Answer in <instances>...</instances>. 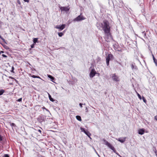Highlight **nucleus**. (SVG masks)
<instances>
[{
	"label": "nucleus",
	"instance_id": "1",
	"mask_svg": "<svg viewBox=\"0 0 157 157\" xmlns=\"http://www.w3.org/2000/svg\"><path fill=\"white\" fill-rule=\"evenodd\" d=\"M103 24L104 25H102V28L104 31L105 33L110 32V29L108 22L107 21H104Z\"/></svg>",
	"mask_w": 157,
	"mask_h": 157
},
{
	"label": "nucleus",
	"instance_id": "2",
	"mask_svg": "<svg viewBox=\"0 0 157 157\" xmlns=\"http://www.w3.org/2000/svg\"><path fill=\"white\" fill-rule=\"evenodd\" d=\"M105 33V41L107 42H109L110 40L112 39V36L110 32Z\"/></svg>",
	"mask_w": 157,
	"mask_h": 157
},
{
	"label": "nucleus",
	"instance_id": "3",
	"mask_svg": "<svg viewBox=\"0 0 157 157\" xmlns=\"http://www.w3.org/2000/svg\"><path fill=\"white\" fill-rule=\"evenodd\" d=\"M113 55L111 54H109L108 56H107L106 59V64L107 66H108L109 65V61L113 59Z\"/></svg>",
	"mask_w": 157,
	"mask_h": 157
},
{
	"label": "nucleus",
	"instance_id": "4",
	"mask_svg": "<svg viewBox=\"0 0 157 157\" xmlns=\"http://www.w3.org/2000/svg\"><path fill=\"white\" fill-rule=\"evenodd\" d=\"M66 27L65 24H63L62 25H57L55 27V28L59 29V31L62 30Z\"/></svg>",
	"mask_w": 157,
	"mask_h": 157
},
{
	"label": "nucleus",
	"instance_id": "5",
	"mask_svg": "<svg viewBox=\"0 0 157 157\" xmlns=\"http://www.w3.org/2000/svg\"><path fill=\"white\" fill-rule=\"evenodd\" d=\"M85 18L82 16L80 15L74 19V21H78L85 19Z\"/></svg>",
	"mask_w": 157,
	"mask_h": 157
},
{
	"label": "nucleus",
	"instance_id": "6",
	"mask_svg": "<svg viewBox=\"0 0 157 157\" xmlns=\"http://www.w3.org/2000/svg\"><path fill=\"white\" fill-rule=\"evenodd\" d=\"M105 144L107 145L109 148H110L111 150H113L114 152L116 151L114 147L112 146L107 141L105 142Z\"/></svg>",
	"mask_w": 157,
	"mask_h": 157
},
{
	"label": "nucleus",
	"instance_id": "7",
	"mask_svg": "<svg viewBox=\"0 0 157 157\" xmlns=\"http://www.w3.org/2000/svg\"><path fill=\"white\" fill-rule=\"evenodd\" d=\"M112 78L114 81L116 82L119 81L120 80L118 77L115 74L112 75Z\"/></svg>",
	"mask_w": 157,
	"mask_h": 157
},
{
	"label": "nucleus",
	"instance_id": "8",
	"mask_svg": "<svg viewBox=\"0 0 157 157\" xmlns=\"http://www.w3.org/2000/svg\"><path fill=\"white\" fill-rule=\"evenodd\" d=\"M68 6L67 7L62 6L60 8V9L61 11H68L69 10V8H68Z\"/></svg>",
	"mask_w": 157,
	"mask_h": 157
},
{
	"label": "nucleus",
	"instance_id": "9",
	"mask_svg": "<svg viewBox=\"0 0 157 157\" xmlns=\"http://www.w3.org/2000/svg\"><path fill=\"white\" fill-rule=\"evenodd\" d=\"M96 73V72L95 70L93 69H92L90 74V77H93L95 76Z\"/></svg>",
	"mask_w": 157,
	"mask_h": 157
},
{
	"label": "nucleus",
	"instance_id": "10",
	"mask_svg": "<svg viewBox=\"0 0 157 157\" xmlns=\"http://www.w3.org/2000/svg\"><path fill=\"white\" fill-rule=\"evenodd\" d=\"M144 132V128H142L140 129L138 131V133L140 135H143Z\"/></svg>",
	"mask_w": 157,
	"mask_h": 157
},
{
	"label": "nucleus",
	"instance_id": "11",
	"mask_svg": "<svg viewBox=\"0 0 157 157\" xmlns=\"http://www.w3.org/2000/svg\"><path fill=\"white\" fill-rule=\"evenodd\" d=\"M90 139H91V137H90V136L91 135L90 133L87 130H86V132L84 133Z\"/></svg>",
	"mask_w": 157,
	"mask_h": 157
},
{
	"label": "nucleus",
	"instance_id": "12",
	"mask_svg": "<svg viewBox=\"0 0 157 157\" xmlns=\"http://www.w3.org/2000/svg\"><path fill=\"white\" fill-rule=\"evenodd\" d=\"M126 138L124 137L123 139L119 138L118 140L122 143H124L125 140Z\"/></svg>",
	"mask_w": 157,
	"mask_h": 157
},
{
	"label": "nucleus",
	"instance_id": "13",
	"mask_svg": "<svg viewBox=\"0 0 157 157\" xmlns=\"http://www.w3.org/2000/svg\"><path fill=\"white\" fill-rule=\"evenodd\" d=\"M48 97L49 99V100L52 101H54V100L51 97L50 94L48 93Z\"/></svg>",
	"mask_w": 157,
	"mask_h": 157
},
{
	"label": "nucleus",
	"instance_id": "14",
	"mask_svg": "<svg viewBox=\"0 0 157 157\" xmlns=\"http://www.w3.org/2000/svg\"><path fill=\"white\" fill-rule=\"evenodd\" d=\"M48 77L49 78H50L51 79V81L53 82V80H54V78L51 75H48Z\"/></svg>",
	"mask_w": 157,
	"mask_h": 157
},
{
	"label": "nucleus",
	"instance_id": "15",
	"mask_svg": "<svg viewBox=\"0 0 157 157\" xmlns=\"http://www.w3.org/2000/svg\"><path fill=\"white\" fill-rule=\"evenodd\" d=\"M131 68L133 70L137 69V67L136 66H134L133 64H132Z\"/></svg>",
	"mask_w": 157,
	"mask_h": 157
},
{
	"label": "nucleus",
	"instance_id": "16",
	"mask_svg": "<svg viewBox=\"0 0 157 157\" xmlns=\"http://www.w3.org/2000/svg\"><path fill=\"white\" fill-rule=\"evenodd\" d=\"M38 39L36 38H34L33 40V42L34 43H36V42H37Z\"/></svg>",
	"mask_w": 157,
	"mask_h": 157
},
{
	"label": "nucleus",
	"instance_id": "17",
	"mask_svg": "<svg viewBox=\"0 0 157 157\" xmlns=\"http://www.w3.org/2000/svg\"><path fill=\"white\" fill-rule=\"evenodd\" d=\"M58 35L59 36L61 37L63 35V34L62 33H61H61H58Z\"/></svg>",
	"mask_w": 157,
	"mask_h": 157
},
{
	"label": "nucleus",
	"instance_id": "18",
	"mask_svg": "<svg viewBox=\"0 0 157 157\" xmlns=\"http://www.w3.org/2000/svg\"><path fill=\"white\" fill-rule=\"evenodd\" d=\"M5 92L4 90H0V95H2Z\"/></svg>",
	"mask_w": 157,
	"mask_h": 157
},
{
	"label": "nucleus",
	"instance_id": "19",
	"mask_svg": "<svg viewBox=\"0 0 157 157\" xmlns=\"http://www.w3.org/2000/svg\"><path fill=\"white\" fill-rule=\"evenodd\" d=\"M80 129L81 130V132H84V133H85V132H86V131L85 130L84 128H82L81 127H80Z\"/></svg>",
	"mask_w": 157,
	"mask_h": 157
},
{
	"label": "nucleus",
	"instance_id": "20",
	"mask_svg": "<svg viewBox=\"0 0 157 157\" xmlns=\"http://www.w3.org/2000/svg\"><path fill=\"white\" fill-rule=\"evenodd\" d=\"M137 93V96L138 97V98H139L140 99H141V96L140 95V94H138V93H137V92H136Z\"/></svg>",
	"mask_w": 157,
	"mask_h": 157
},
{
	"label": "nucleus",
	"instance_id": "21",
	"mask_svg": "<svg viewBox=\"0 0 157 157\" xmlns=\"http://www.w3.org/2000/svg\"><path fill=\"white\" fill-rule=\"evenodd\" d=\"M0 38H1L3 42H4L5 43H6L5 41V39H4L3 38H2L1 36L0 35Z\"/></svg>",
	"mask_w": 157,
	"mask_h": 157
},
{
	"label": "nucleus",
	"instance_id": "22",
	"mask_svg": "<svg viewBox=\"0 0 157 157\" xmlns=\"http://www.w3.org/2000/svg\"><path fill=\"white\" fill-rule=\"evenodd\" d=\"M142 99L144 102L146 103V99H145V98L143 96L142 97Z\"/></svg>",
	"mask_w": 157,
	"mask_h": 157
},
{
	"label": "nucleus",
	"instance_id": "23",
	"mask_svg": "<svg viewBox=\"0 0 157 157\" xmlns=\"http://www.w3.org/2000/svg\"><path fill=\"white\" fill-rule=\"evenodd\" d=\"M10 124L11 126H15V124L13 123H10Z\"/></svg>",
	"mask_w": 157,
	"mask_h": 157
},
{
	"label": "nucleus",
	"instance_id": "24",
	"mask_svg": "<svg viewBox=\"0 0 157 157\" xmlns=\"http://www.w3.org/2000/svg\"><path fill=\"white\" fill-rule=\"evenodd\" d=\"M154 63H155L156 66H157V60L156 59L154 61Z\"/></svg>",
	"mask_w": 157,
	"mask_h": 157
},
{
	"label": "nucleus",
	"instance_id": "25",
	"mask_svg": "<svg viewBox=\"0 0 157 157\" xmlns=\"http://www.w3.org/2000/svg\"><path fill=\"white\" fill-rule=\"evenodd\" d=\"M30 76L33 77V78H36V76H35V75H31L30 74Z\"/></svg>",
	"mask_w": 157,
	"mask_h": 157
},
{
	"label": "nucleus",
	"instance_id": "26",
	"mask_svg": "<svg viewBox=\"0 0 157 157\" xmlns=\"http://www.w3.org/2000/svg\"><path fill=\"white\" fill-rule=\"evenodd\" d=\"M22 101V98H19V99H18L17 100V101H19V102H20V101Z\"/></svg>",
	"mask_w": 157,
	"mask_h": 157
},
{
	"label": "nucleus",
	"instance_id": "27",
	"mask_svg": "<svg viewBox=\"0 0 157 157\" xmlns=\"http://www.w3.org/2000/svg\"><path fill=\"white\" fill-rule=\"evenodd\" d=\"M142 34L144 35V36H145L146 35V33H145L144 31L142 32Z\"/></svg>",
	"mask_w": 157,
	"mask_h": 157
},
{
	"label": "nucleus",
	"instance_id": "28",
	"mask_svg": "<svg viewBox=\"0 0 157 157\" xmlns=\"http://www.w3.org/2000/svg\"><path fill=\"white\" fill-rule=\"evenodd\" d=\"M4 157H9V155L7 154H5Z\"/></svg>",
	"mask_w": 157,
	"mask_h": 157
},
{
	"label": "nucleus",
	"instance_id": "29",
	"mask_svg": "<svg viewBox=\"0 0 157 157\" xmlns=\"http://www.w3.org/2000/svg\"><path fill=\"white\" fill-rule=\"evenodd\" d=\"M2 56L6 58V57H7V56L6 55H4V54H2Z\"/></svg>",
	"mask_w": 157,
	"mask_h": 157
},
{
	"label": "nucleus",
	"instance_id": "30",
	"mask_svg": "<svg viewBox=\"0 0 157 157\" xmlns=\"http://www.w3.org/2000/svg\"><path fill=\"white\" fill-rule=\"evenodd\" d=\"M152 57H153V60L154 61V60H155V59H155V57H154V55H153V54H152Z\"/></svg>",
	"mask_w": 157,
	"mask_h": 157
},
{
	"label": "nucleus",
	"instance_id": "31",
	"mask_svg": "<svg viewBox=\"0 0 157 157\" xmlns=\"http://www.w3.org/2000/svg\"><path fill=\"white\" fill-rule=\"evenodd\" d=\"M2 140V137L0 135V141H1Z\"/></svg>",
	"mask_w": 157,
	"mask_h": 157
},
{
	"label": "nucleus",
	"instance_id": "32",
	"mask_svg": "<svg viewBox=\"0 0 157 157\" xmlns=\"http://www.w3.org/2000/svg\"><path fill=\"white\" fill-rule=\"evenodd\" d=\"M83 105L81 103H80L79 104V106H80V107L82 108V105Z\"/></svg>",
	"mask_w": 157,
	"mask_h": 157
},
{
	"label": "nucleus",
	"instance_id": "33",
	"mask_svg": "<svg viewBox=\"0 0 157 157\" xmlns=\"http://www.w3.org/2000/svg\"><path fill=\"white\" fill-rule=\"evenodd\" d=\"M34 44H33L32 45H31V48H33L34 47Z\"/></svg>",
	"mask_w": 157,
	"mask_h": 157
},
{
	"label": "nucleus",
	"instance_id": "34",
	"mask_svg": "<svg viewBox=\"0 0 157 157\" xmlns=\"http://www.w3.org/2000/svg\"><path fill=\"white\" fill-rule=\"evenodd\" d=\"M14 68L13 67H12V71H11V72H13V71L14 70Z\"/></svg>",
	"mask_w": 157,
	"mask_h": 157
},
{
	"label": "nucleus",
	"instance_id": "35",
	"mask_svg": "<svg viewBox=\"0 0 157 157\" xmlns=\"http://www.w3.org/2000/svg\"><path fill=\"white\" fill-rule=\"evenodd\" d=\"M77 119L79 121H82L81 118H77Z\"/></svg>",
	"mask_w": 157,
	"mask_h": 157
},
{
	"label": "nucleus",
	"instance_id": "36",
	"mask_svg": "<svg viewBox=\"0 0 157 157\" xmlns=\"http://www.w3.org/2000/svg\"><path fill=\"white\" fill-rule=\"evenodd\" d=\"M25 2H29V0H24Z\"/></svg>",
	"mask_w": 157,
	"mask_h": 157
},
{
	"label": "nucleus",
	"instance_id": "37",
	"mask_svg": "<svg viewBox=\"0 0 157 157\" xmlns=\"http://www.w3.org/2000/svg\"><path fill=\"white\" fill-rule=\"evenodd\" d=\"M76 118H81V117L80 116H76Z\"/></svg>",
	"mask_w": 157,
	"mask_h": 157
},
{
	"label": "nucleus",
	"instance_id": "38",
	"mask_svg": "<svg viewBox=\"0 0 157 157\" xmlns=\"http://www.w3.org/2000/svg\"><path fill=\"white\" fill-rule=\"evenodd\" d=\"M4 53V52L3 51H0V54H1V53Z\"/></svg>",
	"mask_w": 157,
	"mask_h": 157
},
{
	"label": "nucleus",
	"instance_id": "39",
	"mask_svg": "<svg viewBox=\"0 0 157 157\" xmlns=\"http://www.w3.org/2000/svg\"><path fill=\"white\" fill-rule=\"evenodd\" d=\"M17 3L19 4H20L21 3H20V1L19 0H18L17 1Z\"/></svg>",
	"mask_w": 157,
	"mask_h": 157
},
{
	"label": "nucleus",
	"instance_id": "40",
	"mask_svg": "<svg viewBox=\"0 0 157 157\" xmlns=\"http://www.w3.org/2000/svg\"><path fill=\"white\" fill-rule=\"evenodd\" d=\"M36 78H40L39 76H36Z\"/></svg>",
	"mask_w": 157,
	"mask_h": 157
},
{
	"label": "nucleus",
	"instance_id": "41",
	"mask_svg": "<svg viewBox=\"0 0 157 157\" xmlns=\"http://www.w3.org/2000/svg\"><path fill=\"white\" fill-rule=\"evenodd\" d=\"M38 131L40 133H41V130H40V129H39V130H38Z\"/></svg>",
	"mask_w": 157,
	"mask_h": 157
},
{
	"label": "nucleus",
	"instance_id": "42",
	"mask_svg": "<svg viewBox=\"0 0 157 157\" xmlns=\"http://www.w3.org/2000/svg\"><path fill=\"white\" fill-rule=\"evenodd\" d=\"M8 47L7 46H6V47H5V48H6L7 49V48Z\"/></svg>",
	"mask_w": 157,
	"mask_h": 157
},
{
	"label": "nucleus",
	"instance_id": "43",
	"mask_svg": "<svg viewBox=\"0 0 157 157\" xmlns=\"http://www.w3.org/2000/svg\"><path fill=\"white\" fill-rule=\"evenodd\" d=\"M43 108L44 109H47L44 107Z\"/></svg>",
	"mask_w": 157,
	"mask_h": 157
},
{
	"label": "nucleus",
	"instance_id": "44",
	"mask_svg": "<svg viewBox=\"0 0 157 157\" xmlns=\"http://www.w3.org/2000/svg\"><path fill=\"white\" fill-rule=\"evenodd\" d=\"M155 119L156 121L157 120V118H155Z\"/></svg>",
	"mask_w": 157,
	"mask_h": 157
},
{
	"label": "nucleus",
	"instance_id": "45",
	"mask_svg": "<svg viewBox=\"0 0 157 157\" xmlns=\"http://www.w3.org/2000/svg\"><path fill=\"white\" fill-rule=\"evenodd\" d=\"M119 156H120V157H121L120 155H119Z\"/></svg>",
	"mask_w": 157,
	"mask_h": 157
},
{
	"label": "nucleus",
	"instance_id": "46",
	"mask_svg": "<svg viewBox=\"0 0 157 157\" xmlns=\"http://www.w3.org/2000/svg\"><path fill=\"white\" fill-rule=\"evenodd\" d=\"M157 118L156 116H155V118Z\"/></svg>",
	"mask_w": 157,
	"mask_h": 157
},
{
	"label": "nucleus",
	"instance_id": "47",
	"mask_svg": "<svg viewBox=\"0 0 157 157\" xmlns=\"http://www.w3.org/2000/svg\"><path fill=\"white\" fill-rule=\"evenodd\" d=\"M155 153H157L156 151L155 152Z\"/></svg>",
	"mask_w": 157,
	"mask_h": 157
}]
</instances>
